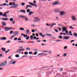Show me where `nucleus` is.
I'll use <instances>...</instances> for the list:
<instances>
[{"label": "nucleus", "instance_id": "4468645a", "mask_svg": "<svg viewBox=\"0 0 77 77\" xmlns=\"http://www.w3.org/2000/svg\"><path fill=\"white\" fill-rule=\"evenodd\" d=\"M21 35H23V36H24V38H26V37H27V35H25L23 33H22L21 34Z\"/></svg>", "mask_w": 77, "mask_h": 77}, {"label": "nucleus", "instance_id": "a878e982", "mask_svg": "<svg viewBox=\"0 0 77 77\" xmlns=\"http://www.w3.org/2000/svg\"><path fill=\"white\" fill-rule=\"evenodd\" d=\"M23 18H25L26 21H27L28 20V19L27 18V17H23Z\"/></svg>", "mask_w": 77, "mask_h": 77}, {"label": "nucleus", "instance_id": "2f4dec72", "mask_svg": "<svg viewBox=\"0 0 77 77\" xmlns=\"http://www.w3.org/2000/svg\"><path fill=\"white\" fill-rule=\"evenodd\" d=\"M30 10L29 9H28L26 10V12H28V13L29 12H30Z\"/></svg>", "mask_w": 77, "mask_h": 77}, {"label": "nucleus", "instance_id": "79ce46f5", "mask_svg": "<svg viewBox=\"0 0 77 77\" xmlns=\"http://www.w3.org/2000/svg\"><path fill=\"white\" fill-rule=\"evenodd\" d=\"M10 51V50H8L6 52H5V53H8L9 51Z\"/></svg>", "mask_w": 77, "mask_h": 77}, {"label": "nucleus", "instance_id": "338daca9", "mask_svg": "<svg viewBox=\"0 0 77 77\" xmlns=\"http://www.w3.org/2000/svg\"><path fill=\"white\" fill-rule=\"evenodd\" d=\"M43 53H40V54H38V55H41V54H43Z\"/></svg>", "mask_w": 77, "mask_h": 77}, {"label": "nucleus", "instance_id": "6e6552de", "mask_svg": "<svg viewBox=\"0 0 77 77\" xmlns=\"http://www.w3.org/2000/svg\"><path fill=\"white\" fill-rule=\"evenodd\" d=\"M62 29L63 30L62 32H63L64 31H66V30H67V29L66 28L63 26V28H62Z\"/></svg>", "mask_w": 77, "mask_h": 77}, {"label": "nucleus", "instance_id": "aec40b11", "mask_svg": "<svg viewBox=\"0 0 77 77\" xmlns=\"http://www.w3.org/2000/svg\"><path fill=\"white\" fill-rule=\"evenodd\" d=\"M7 20H9L8 18H4V21H6Z\"/></svg>", "mask_w": 77, "mask_h": 77}, {"label": "nucleus", "instance_id": "58836bf2", "mask_svg": "<svg viewBox=\"0 0 77 77\" xmlns=\"http://www.w3.org/2000/svg\"><path fill=\"white\" fill-rule=\"evenodd\" d=\"M10 21H12L13 20H14V19H13V18H11L10 19Z\"/></svg>", "mask_w": 77, "mask_h": 77}, {"label": "nucleus", "instance_id": "4be33fe9", "mask_svg": "<svg viewBox=\"0 0 77 77\" xmlns=\"http://www.w3.org/2000/svg\"><path fill=\"white\" fill-rule=\"evenodd\" d=\"M20 51H20V49H18L16 51V52H17V53H19V52H20Z\"/></svg>", "mask_w": 77, "mask_h": 77}, {"label": "nucleus", "instance_id": "4c0bfd02", "mask_svg": "<svg viewBox=\"0 0 77 77\" xmlns=\"http://www.w3.org/2000/svg\"><path fill=\"white\" fill-rule=\"evenodd\" d=\"M15 56L16 57H19V55L18 54H17Z\"/></svg>", "mask_w": 77, "mask_h": 77}, {"label": "nucleus", "instance_id": "a18cd8bd", "mask_svg": "<svg viewBox=\"0 0 77 77\" xmlns=\"http://www.w3.org/2000/svg\"><path fill=\"white\" fill-rule=\"evenodd\" d=\"M59 38L60 39H62V36H59Z\"/></svg>", "mask_w": 77, "mask_h": 77}, {"label": "nucleus", "instance_id": "8fccbe9b", "mask_svg": "<svg viewBox=\"0 0 77 77\" xmlns=\"http://www.w3.org/2000/svg\"><path fill=\"white\" fill-rule=\"evenodd\" d=\"M29 39V36H28L26 38V39L27 40H28V39Z\"/></svg>", "mask_w": 77, "mask_h": 77}, {"label": "nucleus", "instance_id": "f03ea898", "mask_svg": "<svg viewBox=\"0 0 77 77\" xmlns=\"http://www.w3.org/2000/svg\"><path fill=\"white\" fill-rule=\"evenodd\" d=\"M66 14V12H65L63 11H60V15L61 16H62V15H65V14Z\"/></svg>", "mask_w": 77, "mask_h": 77}, {"label": "nucleus", "instance_id": "473e14b6", "mask_svg": "<svg viewBox=\"0 0 77 77\" xmlns=\"http://www.w3.org/2000/svg\"><path fill=\"white\" fill-rule=\"evenodd\" d=\"M24 54H25V55H27V54H28V52H25L24 53Z\"/></svg>", "mask_w": 77, "mask_h": 77}, {"label": "nucleus", "instance_id": "b1692460", "mask_svg": "<svg viewBox=\"0 0 77 77\" xmlns=\"http://www.w3.org/2000/svg\"><path fill=\"white\" fill-rule=\"evenodd\" d=\"M65 33H66V34L67 35H69V33H68V31H66Z\"/></svg>", "mask_w": 77, "mask_h": 77}, {"label": "nucleus", "instance_id": "393cba45", "mask_svg": "<svg viewBox=\"0 0 77 77\" xmlns=\"http://www.w3.org/2000/svg\"><path fill=\"white\" fill-rule=\"evenodd\" d=\"M47 67H43L42 68H40L39 69H40V70H41L42 69H43V68H47Z\"/></svg>", "mask_w": 77, "mask_h": 77}, {"label": "nucleus", "instance_id": "864d4df0", "mask_svg": "<svg viewBox=\"0 0 77 77\" xmlns=\"http://www.w3.org/2000/svg\"><path fill=\"white\" fill-rule=\"evenodd\" d=\"M35 35L36 36H37V37H38V36L39 35H38V34L37 33H36L35 34Z\"/></svg>", "mask_w": 77, "mask_h": 77}, {"label": "nucleus", "instance_id": "7c9ffc66", "mask_svg": "<svg viewBox=\"0 0 77 77\" xmlns=\"http://www.w3.org/2000/svg\"><path fill=\"white\" fill-rule=\"evenodd\" d=\"M64 38L65 39H69V38L68 37L66 36V37H64Z\"/></svg>", "mask_w": 77, "mask_h": 77}, {"label": "nucleus", "instance_id": "69168bd1", "mask_svg": "<svg viewBox=\"0 0 77 77\" xmlns=\"http://www.w3.org/2000/svg\"><path fill=\"white\" fill-rule=\"evenodd\" d=\"M60 35H63V32H61L60 33Z\"/></svg>", "mask_w": 77, "mask_h": 77}, {"label": "nucleus", "instance_id": "5fc2aeb1", "mask_svg": "<svg viewBox=\"0 0 77 77\" xmlns=\"http://www.w3.org/2000/svg\"><path fill=\"white\" fill-rule=\"evenodd\" d=\"M21 39L20 38H19L17 39L18 41H21Z\"/></svg>", "mask_w": 77, "mask_h": 77}, {"label": "nucleus", "instance_id": "20e7f679", "mask_svg": "<svg viewBox=\"0 0 77 77\" xmlns=\"http://www.w3.org/2000/svg\"><path fill=\"white\" fill-rule=\"evenodd\" d=\"M59 2L55 1L52 3V5L54 6V5H57L59 4Z\"/></svg>", "mask_w": 77, "mask_h": 77}, {"label": "nucleus", "instance_id": "5701e85b", "mask_svg": "<svg viewBox=\"0 0 77 77\" xmlns=\"http://www.w3.org/2000/svg\"><path fill=\"white\" fill-rule=\"evenodd\" d=\"M20 12H26V11H25V10H20Z\"/></svg>", "mask_w": 77, "mask_h": 77}, {"label": "nucleus", "instance_id": "ddd939ff", "mask_svg": "<svg viewBox=\"0 0 77 77\" xmlns=\"http://www.w3.org/2000/svg\"><path fill=\"white\" fill-rule=\"evenodd\" d=\"M13 6L14 8H17L18 6V5L17 4H14Z\"/></svg>", "mask_w": 77, "mask_h": 77}, {"label": "nucleus", "instance_id": "09e8293b", "mask_svg": "<svg viewBox=\"0 0 77 77\" xmlns=\"http://www.w3.org/2000/svg\"><path fill=\"white\" fill-rule=\"evenodd\" d=\"M54 31H55V32H57V33H58V30H57V29H54Z\"/></svg>", "mask_w": 77, "mask_h": 77}, {"label": "nucleus", "instance_id": "f3484780", "mask_svg": "<svg viewBox=\"0 0 77 77\" xmlns=\"http://www.w3.org/2000/svg\"><path fill=\"white\" fill-rule=\"evenodd\" d=\"M1 49L3 51H6V48H1Z\"/></svg>", "mask_w": 77, "mask_h": 77}, {"label": "nucleus", "instance_id": "0e129e2a", "mask_svg": "<svg viewBox=\"0 0 77 77\" xmlns=\"http://www.w3.org/2000/svg\"><path fill=\"white\" fill-rule=\"evenodd\" d=\"M63 55L65 56V57L66 56V54H64Z\"/></svg>", "mask_w": 77, "mask_h": 77}, {"label": "nucleus", "instance_id": "f704fd0d", "mask_svg": "<svg viewBox=\"0 0 77 77\" xmlns=\"http://www.w3.org/2000/svg\"><path fill=\"white\" fill-rule=\"evenodd\" d=\"M20 51H23V50H24V48H20Z\"/></svg>", "mask_w": 77, "mask_h": 77}, {"label": "nucleus", "instance_id": "c85d7f7f", "mask_svg": "<svg viewBox=\"0 0 77 77\" xmlns=\"http://www.w3.org/2000/svg\"><path fill=\"white\" fill-rule=\"evenodd\" d=\"M74 36L75 37H77V34L76 33H75L74 34Z\"/></svg>", "mask_w": 77, "mask_h": 77}, {"label": "nucleus", "instance_id": "c9c22d12", "mask_svg": "<svg viewBox=\"0 0 77 77\" xmlns=\"http://www.w3.org/2000/svg\"><path fill=\"white\" fill-rule=\"evenodd\" d=\"M0 16H2V15H3V13L2 12H0Z\"/></svg>", "mask_w": 77, "mask_h": 77}, {"label": "nucleus", "instance_id": "603ef678", "mask_svg": "<svg viewBox=\"0 0 77 77\" xmlns=\"http://www.w3.org/2000/svg\"><path fill=\"white\" fill-rule=\"evenodd\" d=\"M39 35L40 36H42V33H40L39 34Z\"/></svg>", "mask_w": 77, "mask_h": 77}, {"label": "nucleus", "instance_id": "6ab92c4d", "mask_svg": "<svg viewBox=\"0 0 77 77\" xmlns=\"http://www.w3.org/2000/svg\"><path fill=\"white\" fill-rule=\"evenodd\" d=\"M2 23L3 26H6V23H5V22H2Z\"/></svg>", "mask_w": 77, "mask_h": 77}, {"label": "nucleus", "instance_id": "1a4fd4ad", "mask_svg": "<svg viewBox=\"0 0 77 77\" xmlns=\"http://www.w3.org/2000/svg\"><path fill=\"white\" fill-rule=\"evenodd\" d=\"M1 63H2V66H5V65L7 64V61H5L3 63V62Z\"/></svg>", "mask_w": 77, "mask_h": 77}, {"label": "nucleus", "instance_id": "052dcab7", "mask_svg": "<svg viewBox=\"0 0 77 77\" xmlns=\"http://www.w3.org/2000/svg\"><path fill=\"white\" fill-rule=\"evenodd\" d=\"M11 42V41H8L7 42V43H10Z\"/></svg>", "mask_w": 77, "mask_h": 77}, {"label": "nucleus", "instance_id": "423d86ee", "mask_svg": "<svg viewBox=\"0 0 77 77\" xmlns=\"http://www.w3.org/2000/svg\"><path fill=\"white\" fill-rule=\"evenodd\" d=\"M60 11V9H57L54 10V12L55 13H56V12L59 13Z\"/></svg>", "mask_w": 77, "mask_h": 77}, {"label": "nucleus", "instance_id": "680f3d73", "mask_svg": "<svg viewBox=\"0 0 77 77\" xmlns=\"http://www.w3.org/2000/svg\"><path fill=\"white\" fill-rule=\"evenodd\" d=\"M59 30H60V31H61L62 30V29L60 27L59 28Z\"/></svg>", "mask_w": 77, "mask_h": 77}, {"label": "nucleus", "instance_id": "dca6fc26", "mask_svg": "<svg viewBox=\"0 0 77 77\" xmlns=\"http://www.w3.org/2000/svg\"><path fill=\"white\" fill-rule=\"evenodd\" d=\"M32 14H33V12L32 11H30L29 13V15H31Z\"/></svg>", "mask_w": 77, "mask_h": 77}, {"label": "nucleus", "instance_id": "2eb2a0df", "mask_svg": "<svg viewBox=\"0 0 77 77\" xmlns=\"http://www.w3.org/2000/svg\"><path fill=\"white\" fill-rule=\"evenodd\" d=\"M14 33L15 34H14V36H17V35L18 34L19 32L18 31H16Z\"/></svg>", "mask_w": 77, "mask_h": 77}, {"label": "nucleus", "instance_id": "bf43d9fd", "mask_svg": "<svg viewBox=\"0 0 77 77\" xmlns=\"http://www.w3.org/2000/svg\"><path fill=\"white\" fill-rule=\"evenodd\" d=\"M29 54H32V52H29Z\"/></svg>", "mask_w": 77, "mask_h": 77}, {"label": "nucleus", "instance_id": "774afa93", "mask_svg": "<svg viewBox=\"0 0 77 77\" xmlns=\"http://www.w3.org/2000/svg\"><path fill=\"white\" fill-rule=\"evenodd\" d=\"M46 36H49V35H50V34H46Z\"/></svg>", "mask_w": 77, "mask_h": 77}, {"label": "nucleus", "instance_id": "cd10ccee", "mask_svg": "<svg viewBox=\"0 0 77 77\" xmlns=\"http://www.w3.org/2000/svg\"><path fill=\"white\" fill-rule=\"evenodd\" d=\"M0 20H2V21H4V18L0 17Z\"/></svg>", "mask_w": 77, "mask_h": 77}, {"label": "nucleus", "instance_id": "c756f323", "mask_svg": "<svg viewBox=\"0 0 77 77\" xmlns=\"http://www.w3.org/2000/svg\"><path fill=\"white\" fill-rule=\"evenodd\" d=\"M20 30H24V28H22V27H20Z\"/></svg>", "mask_w": 77, "mask_h": 77}, {"label": "nucleus", "instance_id": "bb28decb", "mask_svg": "<svg viewBox=\"0 0 77 77\" xmlns=\"http://www.w3.org/2000/svg\"><path fill=\"white\" fill-rule=\"evenodd\" d=\"M19 17H20V18H24V16H22V15H19Z\"/></svg>", "mask_w": 77, "mask_h": 77}, {"label": "nucleus", "instance_id": "a211bd4d", "mask_svg": "<svg viewBox=\"0 0 77 77\" xmlns=\"http://www.w3.org/2000/svg\"><path fill=\"white\" fill-rule=\"evenodd\" d=\"M3 17H8V16H7V15L5 13L3 15Z\"/></svg>", "mask_w": 77, "mask_h": 77}, {"label": "nucleus", "instance_id": "c03bdc74", "mask_svg": "<svg viewBox=\"0 0 77 77\" xmlns=\"http://www.w3.org/2000/svg\"><path fill=\"white\" fill-rule=\"evenodd\" d=\"M9 5L10 6H12V2L10 3Z\"/></svg>", "mask_w": 77, "mask_h": 77}, {"label": "nucleus", "instance_id": "e2e57ef3", "mask_svg": "<svg viewBox=\"0 0 77 77\" xmlns=\"http://www.w3.org/2000/svg\"><path fill=\"white\" fill-rule=\"evenodd\" d=\"M32 32L33 33H34L35 32V30L34 29H32Z\"/></svg>", "mask_w": 77, "mask_h": 77}, {"label": "nucleus", "instance_id": "9d476101", "mask_svg": "<svg viewBox=\"0 0 77 77\" xmlns=\"http://www.w3.org/2000/svg\"><path fill=\"white\" fill-rule=\"evenodd\" d=\"M34 19L36 20V21H38V22H39L41 21V20L39 19L38 17H35L34 18Z\"/></svg>", "mask_w": 77, "mask_h": 77}, {"label": "nucleus", "instance_id": "ea45409f", "mask_svg": "<svg viewBox=\"0 0 77 77\" xmlns=\"http://www.w3.org/2000/svg\"><path fill=\"white\" fill-rule=\"evenodd\" d=\"M12 33H13V31H11L10 32V34H12Z\"/></svg>", "mask_w": 77, "mask_h": 77}, {"label": "nucleus", "instance_id": "a19ab883", "mask_svg": "<svg viewBox=\"0 0 77 77\" xmlns=\"http://www.w3.org/2000/svg\"><path fill=\"white\" fill-rule=\"evenodd\" d=\"M37 53L38 52L36 51L34 53V55H36V54H37Z\"/></svg>", "mask_w": 77, "mask_h": 77}, {"label": "nucleus", "instance_id": "72a5a7b5", "mask_svg": "<svg viewBox=\"0 0 77 77\" xmlns=\"http://www.w3.org/2000/svg\"><path fill=\"white\" fill-rule=\"evenodd\" d=\"M69 27H70V29H74V28L73 27H72L71 26H70Z\"/></svg>", "mask_w": 77, "mask_h": 77}, {"label": "nucleus", "instance_id": "13d9d810", "mask_svg": "<svg viewBox=\"0 0 77 77\" xmlns=\"http://www.w3.org/2000/svg\"><path fill=\"white\" fill-rule=\"evenodd\" d=\"M14 41H16V40H17V38L16 37L14 38Z\"/></svg>", "mask_w": 77, "mask_h": 77}, {"label": "nucleus", "instance_id": "0eeeda50", "mask_svg": "<svg viewBox=\"0 0 77 77\" xmlns=\"http://www.w3.org/2000/svg\"><path fill=\"white\" fill-rule=\"evenodd\" d=\"M72 19L73 21H76V17L74 16H73L72 17Z\"/></svg>", "mask_w": 77, "mask_h": 77}, {"label": "nucleus", "instance_id": "412c9836", "mask_svg": "<svg viewBox=\"0 0 77 77\" xmlns=\"http://www.w3.org/2000/svg\"><path fill=\"white\" fill-rule=\"evenodd\" d=\"M26 33H30V31H29V30L27 29L26 30Z\"/></svg>", "mask_w": 77, "mask_h": 77}, {"label": "nucleus", "instance_id": "4d7b16f0", "mask_svg": "<svg viewBox=\"0 0 77 77\" xmlns=\"http://www.w3.org/2000/svg\"><path fill=\"white\" fill-rule=\"evenodd\" d=\"M28 7H29V8H32V6L29 5H28Z\"/></svg>", "mask_w": 77, "mask_h": 77}, {"label": "nucleus", "instance_id": "39448f33", "mask_svg": "<svg viewBox=\"0 0 77 77\" xmlns=\"http://www.w3.org/2000/svg\"><path fill=\"white\" fill-rule=\"evenodd\" d=\"M16 62H17V61H14V60H12L10 62V64H15V63Z\"/></svg>", "mask_w": 77, "mask_h": 77}, {"label": "nucleus", "instance_id": "9b49d317", "mask_svg": "<svg viewBox=\"0 0 77 77\" xmlns=\"http://www.w3.org/2000/svg\"><path fill=\"white\" fill-rule=\"evenodd\" d=\"M6 37H2L0 38V40H6Z\"/></svg>", "mask_w": 77, "mask_h": 77}, {"label": "nucleus", "instance_id": "f257e3e1", "mask_svg": "<svg viewBox=\"0 0 77 77\" xmlns=\"http://www.w3.org/2000/svg\"><path fill=\"white\" fill-rule=\"evenodd\" d=\"M5 30L6 32H8L9 30H11L12 29V27H5Z\"/></svg>", "mask_w": 77, "mask_h": 77}, {"label": "nucleus", "instance_id": "de8ad7c7", "mask_svg": "<svg viewBox=\"0 0 77 77\" xmlns=\"http://www.w3.org/2000/svg\"><path fill=\"white\" fill-rule=\"evenodd\" d=\"M15 4V3L12 2V5H14Z\"/></svg>", "mask_w": 77, "mask_h": 77}, {"label": "nucleus", "instance_id": "f8f14e48", "mask_svg": "<svg viewBox=\"0 0 77 77\" xmlns=\"http://www.w3.org/2000/svg\"><path fill=\"white\" fill-rule=\"evenodd\" d=\"M56 23H51L50 24L51 27H52L53 26H54V25H56Z\"/></svg>", "mask_w": 77, "mask_h": 77}, {"label": "nucleus", "instance_id": "3c124183", "mask_svg": "<svg viewBox=\"0 0 77 77\" xmlns=\"http://www.w3.org/2000/svg\"><path fill=\"white\" fill-rule=\"evenodd\" d=\"M46 26H48V27H49V26H50V24L47 23H46Z\"/></svg>", "mask_w": 77, "mask_h": 77}, {"label": "nucleus", "instance_id": "7ed1b4c3", "mask_svg": "<svg viewBox=\"0 0 77 77\" xmlns=\"http://www.w3.org/2000/svg\"><path fill=\"white\" fill-rule=\"evenodd\" d=\"M29 5H31V6H35V7L37 8V5L32 2H29Z\"/></svg>", "mask_w": 77, "mask_h": 77}, {"label": "nucleus", "instance_id": "37998d69", "mask_svg": "<svg viewBox=\"0 0 77 77\" xmlns=\"http://www.w3.org/2000/svg\"><path fill=\"white\" fill-rule=\"evenodd\" d=\"M63 75H66V74H67V73L66 72H63Z\"/></svg>", "mask_w": 77, "mask_h": 77}, {"label": "nucleus", "instance_id": "49530a36", "mask_svg": "<svg viewBox=\"0 0 77 77\" xmlns=\"http://www.w3.org/2000/svg\"><path fill=\"white\" fill-rule=\"evenodd\" d=\"M28 8H29V7L28 6V5H26V7L25 8V9H27Z\"/></svg>", "mask_w": 77, "mask_h": 77}, {"label": "nucleus", "instance_id": "e433bc0d", "mask_svg": "<svg viewBox=\"0 0 77 77\" xmlns=\"http://www.w3.org/2000/svg\"><path fill=\"white\" fill-rule=\"evenodd\" d=\"M21 5L22 6H24L25 5V3H23V2L21 3Z\"/></svg>", "mask_w": 77, "mask_h": 77}, {"label": "nucleus", "instance_id": "6e6d98bb", "mask_svg": "<svg viewBox=\"0 0 77 77\" xmlns=\"http://www.w3.org/2000/svg\"><path fill=\"white\" fill-rule=\"evenodd\" d=\"M67 48V46H66L64 47V49H66Z\"/></svg>", "mask_w": 77, "mask_h": 77}]
</instances>
